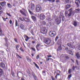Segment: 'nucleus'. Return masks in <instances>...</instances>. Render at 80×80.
Instances as JSON below:
<instances>
[{
    "mask_svg": "<svg viewBox=\"0 0 80 80\" xmlns=\"http://www.w3.org/2000/svg\"><path fill=\"white\" fill-rule=\"evenodd\" d=\"M20 27L22 30H25V26L22 24H21Z\"/></svg>",
    "mask_w": 80,
    "mask_h": 80,
    "instance_id": "2eb2a0df",
    "label": "nucleus"
},
{
    "mask_svg": "<svg viewBox=\"0 0 80 80\" xmlns=\"http://www.w3.org/2000/svg\"><path fill=\"white\" fill-rule=\"evenodd\" d=\"M65 49L66 50H68V48H66Z\"/></svg>",
    "mask_w": 80,
    "mask_h": 80,
    "instance_id": "338daca9",
    "label": "nucleus"
},
{
    "mask_svg": "<svg viewBox=\"0 0 80 80\" xmlns=\"http://www.w3.org/2000/svg\"><path fill=\"white\" fill-rule=\"evenodd\" d=\"M14 41L16 42H17V40L16 39V38L14 39Z\"/></svg>",
    "mask_w": 80,
    "mask_h": 80,
    "instance_id": "e2e57ef3",
    "label": "nucleus"
},
{
    "mask_svg": "<svg viewBox=\"0 0 80 80\" xmlns=\"http://www.w3.org/2000/svg\"><path fill=\"white\" fill-rule=\"evenodd\" d=\"M7 6H8V8H12V5H11V4H10L9 3H8Z\"/></svg>",
    "mask_w": 80,
    "mask_h": 80,
    "instance_id": "393cba45",
    "label": "nucleus"
},
{
    "mask_svg": "<svg viewBox=\"0 0 80 80\" xmlns=\"http://www.w3.org/2000/svg\"><path fill=\"white\" fill-rule=\"evenodd\" d=\"M3 11H0V16H1V14H2V13H3Z\"/></svg>",
    "mask_w": 80,
    "mask_h": 80,
    "instance_id": "c03bdc74",
    "label": "nucleus"
},
{
    "mask_svg": "<svg viewBox=\"0 0 80 80\" xmlns=\"http://www.w3.org/2000/svg\"><path fill=\"white\" fill-rule=\"evenodd\" d=\"M19 20H21V21H22V22H23V19H22V18H19Z\"/></svg>",
    "mask_w": 80,
    "mask_h": 80,
    "instance_id": "3c124183",
    "label": "nucleus"
},
{
    "mask_svg": "<svg viewBox=\"0 0 80 80\" xmlns=\"http://www.w3.org/2000/svg\"><path fill=\"white\" fill-rule=\"evenodd\" d=\"M46 17L43 13H41L40 15V18L41 20H45Z\"/></svg>",
    "mask_w": 80,
    "mask_h": 80,
    "instance_id": "0eeeda50",
    "label": "nucleus"
},
{
    "mask_svg": "<svg viewBox=\"0 0 80 80\" xmlns=\"http://www.w3.org/2000/svg\"><path fill=\"white\" fill-rule=\"evenodd\" d=\"M68 72V73H69V74L71 73V69H69Z\"/></svg>",
    "mask_w": 80,
    "mask_h": 80,
    "instance_id": "4c0bfd02",
    "label": "nucleus"
},
{
    "mask_svg": "<svg viewBox=\"0 0 80 80\" xmlns=\"http://www.w3.org/2000/svg\"><path fill=\"white\" fill-rule=\"evenodd\" d=\"M4 35V34L2 33V29L0 28V36L1 37H3Z\"/></svg>",
    "mask_w": 80,
    "mask_h": 80,
    "instance_id": "412c9836",
    "label": "nucleus"
},
{
    "mask_svg": "<svg viewBox=\"0 0 80 80\" xmlns=\"http://www.w3.org/2000/svg\"><path fill=\"white\" fill-rule=\"evenodd\" d=\"M45 43L47 45H49L51 43V40L49 39H46L44 41Z\"/></svg>",
    "mask_w": 80,
    "mask_h": 80,
    "instance_id": "7ed1b4c3",
    "label": "nucleus"
},
{
    "mask_svg": "<svg viewBox=\"0 0 80 80\" xmlns=\"http://www.w3.org/2000/svg\"><path fill=\"white\" fill-rule=\"evenodd\" d=\"M75 3L77 5V7H79V5H78V3H80V2L79 0H76L75 1Z\"/></svg>",
    "mask_w": 80,
    "mask_h": 80,
    "instance_id": "ddd939ff",
    "label": "nucleus"
},
{
    "mask_svg": "<svg viewBox=\"0 0 80 80\" xmlns=\"http://www.w3.org/2000/svg\"><path fill=\"white\" fill-rule=\"evenodd\" d=\"M5 4H6V2H1L0 3V5H1L2 7H3Z\"/></svg>",
    "mask_w": 80,
    "mask_h": 80,
    "instance_id": "4468645a",
    "label": "nucleus"
},
{
    "mask_svg": "<svg viewBox=\"0 0 80 80\" xmlns=\"http://www.w3.org/2000/svg\"><path fill=\"white\" fill-rule=\"evenodd\" d=\"M59 17L60 18H62V15H60L59 16Z\"/></svg>",
    "mask_w": 80,
    "mask_h": 80,
    "instance_id": "680f3d73",
    "label": "nucleus"
},
{
    "mask_svg": "<svg viewBox=\"0 0 80 80\" xmlns=\"http://www.w3.org/2000/svg\"><path fill=\"white\" fill-rule=\"evenodd\" d=\"M65 57H66V58H67L68 59L69 58V57H68V56H66Z\"/></svg>",
    "mask_w": 80,
    "mask_h": 80,
    "instance_id": "774afa93",
    "label": "nucleus"
},
{
    "mask_svg": "<svg viewBox=\"0 0 80 80\" xmlns=\"http://www.w3.org/2000/svg\"><path fill=\"white\" fill-rule=\"evenodd\" d=\"M55 21L57 25H59L61 23V19H60V20H59L58 18H57L55 19Z\"/></svg>",
    "mask_w": 80,
    "mask_h": 80,
    "instance_id": "1a4fd4ad",
    "label": "nucleus"
},
{
    "mask_svg": "<svg viewBox=\"0 0 80 80\" xmlns=\"http://www.w3.org/2000/svg\"><path fill=\"white\" fill-rule=\"evenodd\" d=\"M9 23H10V24H12V21L11 20H10L9 21Z\"/></svg>",
    "mask_w": 80,
    "mask_h": 80,
    "instance_id": "6e6d98bb",
    "label": "nucleus"
},
{
    "mask_svg": "<svg viewBox=\"0 0 80 80\" xmlns=\"http://www.w3.org/2000/svg\"><path fill=\"white\" fill-rule=\"evenodd\" d=\"M19 47H20V45H16V48L17 50H18V48H19Z\"/></svg>",
    "mask_w": 80,
    "mask_h": 80,
    "instance_id": "bb28decb",
    "label": "nucleus"
},
{
    "mask_svg": "<svg viewBox=\"0 0 80 80\" xmlns=\"http://www.w3.org/2000/svg\"><path fill=\"white\" fill-rule=\"evenodd\" d=\"M48 1H49V2H55V0H48Z\"/></svg>",
    "mask_w": 80,
    "mask_h": 80,
    "instance_id": "e433bc0d",
    "label": "nucleus"
},
{
    "mask_svg": "<svg viewBox=\"0 0 80 80\" xmlns=\"http://www.w3.org/2000/svg\"><path fill=\"white\" fill-rule=\"evenodd\" d=\"M20 50H21L22 52H24V50H23V49H22V47L20 48Z\"/></svg>",
    "mask_w": 80,
    "mask_h": 80,
    "instance_id": "ea45409f",
    "label": "nucleus"
},
{
    "mask_svg": "<svg viewBox=\"0 0 80 80\" xmlns=\"http://www.w3.org/2000/svg\"><path fill=\"white\" fill-rule=\"evenodd\" d=\"M71 5H67L66 6V9L67 10V9H68V8H70L71 7Z\"/></svg>",
    "mask_w": 80,
    "mask_h": 80,
    "instance_id": "aec40b11",
    "label": "nucleus"
},
{
    "mask_svg": "<svg viewBox=\"0 0 80 80\" xmlns=\"http://www.w3.org/2000/svg\"><path fill=\"white\" fill-rule=\"evenodd\" d=\"M31 33H32V35L33 34V32L32 30H31Z\"/></svg>",
    "mask_w": 80,
    "mask_h": 80,
    "instance_id": "bf43d9fd",
    "label": "nucleus"
},
{
    "mask_svg": "<svg viewBox=\"0 0 80 80\" xmlns=\"http://www.w3.org/2000/svg\"><path fill=\"white\" fill-rule=\"evenodd\" d=\"M28 39H25V40H26V42H27V41H28Z\"/></svg>",
    "mask_w": 80,
    "mask_h": 80,
    "instance_id": "69168bd1",
    "label": "nucleus"
},
{
    "mask_svg": "<svg viewBox=\"0 0 80 80\" xmlns=\"http://www.w3.org/2000/svg\"><path fill=\"white\" fill-rule=\"evenodd\" d=\"M24 36H25L26 37V38L28 39H29V38L28 37V36H27V35H25Z\"/></svg>",
    "mask_w": 80,
    "mask_h": 80,
    "instance_id": "de8ad7c7",
    "label": "nucleus"
},
{
    "mask_svg": "<svg viewBox=\"0 0 80 80\" xmlns=\"http://www.w3.org/2000/svg\"><path fill=\"white\" fill-rule=\"evenodd\" d=\"M76 62L77 65H78V61L77 60H76Z\"/></svg>",
    "mask_w": 80,
    "mask_h": 80,
    "instance_id": "0e129e2a",
    "label": "nucleus"
},
{
    "mask_svg": "<svg viewBox=\"0 0 80 80\" xmlns=\"http://www.w3.org/2000/svg\"><path fill=\"white\" fill-rule=\"evenodd\" d=\"M40 58V56H39V55H37L36 58V59H37V60H38V58Z\"/></svg>",
    "mask_w": 80,
    "mask_h": 80,
    "instance_id": "72a5a7b5",
    "label": "nucleus"
},
{
    "mask_svg": "<svg viewBox=\"0 0 80 80\" xmlns=\"http://www.w3.org/2000/svg\"><path fill=\"white\" fill-rule=\"evenodd\" d=\"M29 8L31 10H33L35 9V5H34L33 4H32V3L29 6Z\"/></svg>",
    "mask_w": 80,
    "mask_h": 80,
    "instance_id": "423d86ee",
    "label": "nucleus"
},
{
    "mask_svg": "<svg viewBox=\"0 0 80 80\" xmlns=\"http://www.w3.org/2000/svg\"><path fill=\"white\" fill-rule=\"evenodd\" d=\"M69 13H73V8H71L68 10Z\"/></svg>",
    "mask_w": 80,
    "mask_h": 80,
    "instance_id": "5701e85b",
    "label": "nucleus"
},
{
    "mask_svg": "<svg viewBox=\"0 0 80 80\" xmlns=\"http://www.w3.org/2000/svg\"><path fill=\"white\" fill-rule=\"evenodd\" d=\"M31 49L33 51H34V52H35V49L33 48H31Z\"/></svg>",
    "mask_w": 80,
    "mask_h": 80,
    "instance_id": "37998d69",
    "label": "nucleus"
},
{
    "mask_svg": "<svg viewBox=\"0 0 80 80\" xmlns=\"http://www.w3.org/2000/svg\"><path fill=\"white\" fill-rule=\"evenodd\" d=\"M41 8V7L40 6L37 5L36 7V11L37 12H40Z\"/></svg>",
    "mask_w": 80,
    "mask_h": 80,
    "instance_id": "f03ea898",
    "label": "nucleus"
},
{
    "mask_svg": "<svg viewBox=\"0 0 80 80\" xmlns=\"http://www.w3.org/2000/svg\"><path fill=\"white\" fill-rule=\"evenodd\" d=\"M68 45L69 47L70 48H75V46L73 45V44L72 43H68Z\"/></svg>",
    "mask_w": 80,
    "mask_h": 80,
    "instance_id": "6e6552de",
    "label": "nucleus"
},
{
    "mask_svg": "<svg viewBox=\"0 0 80 80\" xmlns=\"http://www.w3.org/2000/svg\"><path fill=\"white\" fill-rule=\"evenodd\" d=\"M56 2L57 3H58V2H60V0H57L56 1Z\"/></svg>",
    "mask_w": 80,
    "mask_h": 80,
    "instance_id": "4d7b16f0",
    "label": "nucleus"
},
{
    "mask_svg": "<svg viewBox=\"0 0 80 80\" xmlns=\"http://www.w3.org/2000/svg\"><path fill=\"white\" fill-rule=\"evenodd\" d=\"M32 18L33 20H34V21H35V20H36V18H35V16H32Z\"/></svg>",
    "mask_w": 80,
    "mask_h": 80,
    "instance_id": "cd10ccee",
    "label": "nucleus"
},
{
    "mask_svg": "<svg viewBox=\"0 0 80 80\" xmlns=\"http://www.w3.org/2000/svg\"><path fill=\"white\" fill-rule=\"evenodd\" d=\"M40 44H38L37 46L36 47H40Z\"/></svg>",
    "mask_w": 80,
    "mask_h": 80,
    "instance_id": "09e8293b",
    "label": "nucleus"
},
{
    "mask_svg": "<svg viewBox=\"0 0 80 80\" xmlns=\"http://www.w3.org/2000/svg\"><path fill=\"white\" fill-rule=\"evenodd\" d=\"M49 34V35L52 37H53L55 36V34H54V33L52 32V31H50Z\"/></svg>",
    "mask_w": 80,
    "mask_h": 80,
    "instance_id": "9d476101",
    "label": "nucleus"
},
{
    "mask_svg": "<svg viewBox=\"0 0 80 80\" xmlns=\"http://www.w3.org/2000/svg\"><path fill=\"white\" fill-rule=\"evenodd\" d=\"M16 56L17 57H19V58H22L20 56H19L17 54H16Z\"/></svg>",
    "mask_w": 80,
    "mask_h": 80,
    "instance_id": "79ce46f5",
    "label": "nucleus"
},
{
    "mask_svg": "<svg viewBox=\"0 0 80 80\" xmlns=\"http://www.w3.org/2000/svg\"><path fill=\"white\" fill-rule=\"evenodd\" d=\"M72 13L69 12V13L68 14V16L69 17H70V16L72 15Z\"/></svg>",
    "mask_w": 80,
    "mask_h": 80,
    "instance_id": "a18cd8bd",
    "label": "nucleus"
},
{
    "mask_svg": "<svg viewBox=\"0 0 80 80\" xmlns=\"http://www.w3.org/2000/svg\"><path fill=\"white\" fill-rule=\"evenodd\" d=\"M22 10L23 11H22V10H20V12L23 15L25 16V17H27L28 16V12L25 9L22 8Z\"/></svg>",
    "mask_w": 80,
    "mask_h": 80,
    "instance_id": "f257e3e1",
    "label": "nucleus"
},
{
    "mask_svg": "<svg viewBox=\"0 0 80 80\" xmlns=\"http://www.w3.org/2000/svg\"><path fill=\"white\" fill-rule=\"evenodd\" d=\"M44 29H42L41 30V33L43 34H47V30L46 29V28L44 27Z\"/></svg>",
    "mask_w": 80,
    "mask_h": 80,
    "instance_id": "39448f33",
    "label": "nucleus"
},
{
    "mask_svg": "<svg viewBox=\"0 0 80 80\" xmlns=\"http://www.w3.org/2000/svg\"><path fill=\"white\" fill-rule=\"evenodd\" d=\"M46 26L47 27H50V22L48 23L46 25Z\"/></svg>",
    "mask_w": 80,
    "mask_h": 80,
    "instance_id": "c756f323",
    "label": "nucleus"
},
{
    "mask_svg": "<svg viewBox=\"0 0 80 80\" xmlns=\"http://www.w3.org/2000/svg\"><path fill=\"white\" fill-rule=\"evenodd\" d=\"M41 23L42 25H45L47 23L46 22L44 21H42V22H41Z\"/></svg>",
    "mask_w": 80,
    "mask_h": 80,
    "instance_id": "6ab92c4d",
    "label": "nucleus"
},
{
    "mask_svg": "<svg viewBox=\"0 0 80 80\" xmlns=\"http://www.w3.org/2000/svg\"><path fill=\"white\" fill-rule=\"evenodd\" d=\"M0 66L1 67H2V68H3L5 67V64H4V63H3V62H2L0 63Z\"/></svg>",
    "mask_w": 80,
    "mask_h": 80,
    "instance_id": "f3484780",
    "label": "nucleus"
},
{
    "mask_svg": "<svg viewBox=\"0 0 80 80\" xmlns=\"http://www.w3.org/2000/svg\"><path fill=\"white\" fill-rule=\"evenodd\" d=\"M47 57H48V58H50V57H52V56L51 55H48Z\"/></svg>",
    "mask_w": 80,
    "mask_h": 80,
    "instance_id": "49530a36",
    "label": "nucleus"
},
{
    "mask_svg": "<svg viewBox=\"0 0 80 80\" xmlns=\"http://www.w3.org/2000/svg\"><path fill=\"white\" fill-rule=\"evenodd\" d=\"M15 25L16 26H18V22L17 20H16Z\"/></svg>",
    "mask_w": 80,
    "mask_h": 80,
    "instance_id": "473e14b6",
    "label": "nucleus"
},
{
    "mask_svg": "<svg viewBox=\"0 0 80 80\" xmlns=\"http://www.w3.org/2000/svg\"><path fill=\"white\" fill-rule=\"evenodd\" d=\"M2 18H3L4 21H6V18H4L3 17H2Z\"/></svg>",
    "mask_w": 80,
    "mask_h": 80,
    "instance_id": "052dcab7",
    "label": "nucleus"
},
{
    "mask_svg": "<svg viewBox=\"0 0 80 80\" xmlns=\"http://www.w3.org/2000/svg\"><path fill=\"white\" fill-rule=\"evenodd\" d=\"M46 62H48V61H49V60H50V59H49V58L47 59V58H46Z\"/></svg>",
    "mask_w": 80,
    "mask_h": 80,
    "instance_id": "603ef678",
    "label": "nucleus"
},
{
    "mask_svg": "<svg viewBox=\"0 0 80 80\" xmlns=\"http://www.w3.org/2000/svg\"><path fill=\"white\" fill-rule=\"evenodd\" d=\"M73 25L75 27H77V22L75 21L74 22Z\"/></svg>",
    "mask_w": 80,
    "mask_h": 80,
    "instance_id": "a878e982",
    "label": "nucleus"
},
{
    "mask_svg": "<svg viewBox=\"0 0 80 80\" xmlns=\"http://www.w3.org/2000/svg\"><path fill=\"white\" fill-rule=\"evenodd\" d=\"M68 52L69 53V54H71V55H73V53L72 52V51L71 50H68Z\"/></svg>",
    "mask_w": 80,
    "mask_h": 80,
    "instance_id": "b1692460",
    "label": "nucleus"
},
{
    "mask_svg": "<svg viewBox=\"0 0 80 80\" xmlns=\"http://www.w3.org/2000/svg\"><path fill=\"white\" fill-rule=\"evenodd\" d=\"M71 77H72V74H70L68 76V78L69 79Z\"/></svg>",
    "mask_w": 80,
    "mask_h": 80,
    "instance_id": "a19ab883",
    "label": "nucleus"
},
{
    "mask_svg": "<svg viewBox=\"0 0 80 80\" xmlns=\"http://www.w3.org/2000/svg\"><path fill=\"white\" fill-rule=\"evenodd\" d=\"M26 20H25V22H30V20H29L28 18H26Z\"/></svg>",
    "mask_w": 80,
    "mask_h": 80,
    "instance_id": "c85d7f7f",
    "label": "nucleus"
},
{
    "mask_svg": "<svg viewBox=\"0 0 80 80\" xmlns=\"http://www.w3.org/2000/svg\"><path fill=\"white\" fill-rule=\"evenodd\" d=\"M75 66H73L72 68V69L73 70H75Z\"/></svg>",
    "mask_w": 80,
    "mask_h": 80,
    "instance_id": "864d4df0",
    "label": "nucleus"
},
{
    "mask_svg": "<svg viewBox=\"0 0 80 80\" xmlns=\"http://www.w3.org/2000/svg\"><path fill=\"white\" fill-rule=\"evenodd\" d=\"M58 45H60V46L58 47V50H61L62 49V47L61 46V44H62V42L60 41H58Z\"/></svg>",
    "mask_w": 80,
    "mask_h": 80,
    "instance_id": "20e7f679",
    "label": "nucleus"
},
{
    "mask_svg": "<svg viewBox=\"0 0 80 80\" xmlns=\"http://www.w3.org/2000/svg\"><path fill=\"white\" fill-rule=\"evenodd\" d=\"M75 11H76V12H80V9L78 8V9H75Z\"/></svg>",
    "mask_w": 80,
    "mask_h": 80,
    "instance_id": "7c9ffc66",
    "label": "nucleus"
},
{
    "mask_svg": "<svg viewBox=\"0 0 80 80\" xmlns=\"http://www.w3.org/2000/svg\"><path fill=\"white\" fill-rule=\"evenodd\" d=\"M50 16H47L46 17V20H47L48 22H51V20H52V19H51V18L49 17Z\"/></svg>",
    "mask_w": 80,
    "mask_h": 80,
    "instance_id": "9b49d317",
    "label": "nucleus"
},
{
    "mask_svg": "<svg viewBox=\"0 0 80 80\" xmlns=\"http://www.w3.org/2000/svg\"><path fill=\"white\" fill-rule=\"evenodd\" d=\"M58 36H57L55 38V42H57V40H58Z\"/></svg>",
    "mask_w": 80,
    "mask_h": 80,
    "instance_id": "f704fd0d",
    "label": "nucleus"
},
{
    "mask_svg": "<svg viewBox=\"0 0 80 80\" xmlns=\"http://www.w3.org/2000/svg\"><path fill=\"white\" fill-rule=\"evenodd\" d=\"M3 74V71L0 68V78H1L2 75Z\"/></svg>",
    "mask_w": 80,
    "mask_h": 80,
    "instance_id": "f8f14e48",
    "label": "nucleus"
},
{
    "mask_svg": "<svg viewBox=\"0 0 80 80\" xmlns=\"http://www.w3.org/2000/svg\"><path fill=\"white\" fill-rule=\"evenodd\" d=\"M76 56L77 58H78V59H80V55H79V54H78V53H77L76 54Z\"/></svg>",
    "mask_w": 80,
    "mask_h": 80,
    "instance_id": "4be33fe9",
    "label": "nucleus"
},
{
    "mask_svg": "<svg viewBox=\"0 0 80 80\" xmlns=\"http://www.w3.org/2000/svg\"><path fill=\"white\" fill-rule=\"evenodd\" d=\"M34 63L36 67H37V68H39V67H38V66L37 64L35 63V62H34Z\"/></svg>",
    "mask_w": 80,
    "mask_h": 80,
    "instance_id": "2f4dec72",
    "label": "nucleus"
},
{
    "mask_svg": "<svg viewBox=\"0 0 80 80\" xmlns=\"http://www.w3.org/2000/svg\"><path fill=\"white\" fill-rule=\"evenodd\" d=\"M32 75L33 77L34 78L35 80H37V77H36V76H35V73L33 72H32Z\"/></svg>",
    "mask_w": 80,
    "mask_h": 80,
    "instance_id": "a211bd4d",
    "label": "nucleus"
},
{
    "mask_svg": "<svg viewBox=\"0 0 80 80\" xmlns=\"http://www.w3.org/2000/svg\"><path fill=\"white\" fill-rule=\"evenodd\" d=\"M36 48L38 51H39V50H40V49H39V48L38 47H36Z\"/></svg>",
    "mask_w": 80,
    "mask_h": 80,
    "instance_id": "5fc2aeb1",
    "label": "nucleus"
},
{
    "mask_svg": "<svg viewBox=\"0 0 80 80\" xmlns=\"http://www.w3.org/2000/svg\"><path fill=\"white\" fill-rule=\"evenodd\" d=\"M26 58L28 62H31L32 61V59L30 58H29V57L28 56H27Z\"/></svg>",
    "mask_w": 80,
    "mask_h": 80,
    "instance_id": "dca6fc26",
    "label": "nucleus"
},
{
    "mask_svg": "<svg viewBox=\"0 0 80 80\" xmlns=\"http://www.w3.org/2000/svg\"><path fill=\"white\" fill-rule=\"evenodd\" d=\"M65 1L66 3H68L70 2L69 0H65Z\"/></svg>",
    "mask_w": 80,
    "mask_h": 80,
    "instance_id": "c9c22d12",
    "label": "nucleus"
},
{
    "mask_svg": "<svg viewBox=\"0 0 80 80\" xmlns=\"http://www.w3.org/2000/svg\"><path fill=\"white\" fill-rule=\"evenodd\" d=\"M29 12L31 15H33V13L32 12H31L30 10H29Z\"/></svg>",
    "mask_w": 80,
    "mask_h": 80,
    "instance_id": "58836bf2",
    "label": "nucleus"
},
{
    "mask_svg": "<svg viewBox=\"0 0 80 80\" xmlns=\"http://www.w3.org/2000/svg\"><path fill=\"white\" fill-rule=\"evenodd\" d=\"M6 14H7V15H8V16H9V17H12V16L10 15V14L8 13H7Z\"/></svg>",
    "mask_w": 80,
    "mask_h": 80,
    "instance_id": "8fccbe9b",
    "label": "nucleus"
},
{
    "mask_svg": "<svg viewBox=\"0 0 80 80\" xmlns=\"http://www.w3.org/2000/svg\"><path fill=\"white\" fill-rule=\"evenodd\" d=\"M78 50H80V45H79L78 46Z\"/></svg>",
    "mask_w": 80,
    "mask_h": 80,
    "instance_id": "13d9d810",
    "label": "nucleus"
}]
</instances>
